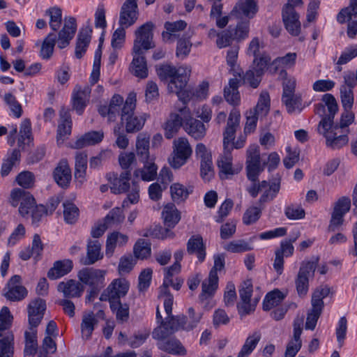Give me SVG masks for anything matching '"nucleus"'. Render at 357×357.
Wrapping results in <instances>:
<instances>
[{
	"instance_id": "37998d69",
	"label": "nucleus",
	"mask_w": 357,
	"mask_h": 357,
	"mask_svg": "<svg viewBox=\"0 0 357 357\" xmlns=\"http://www.w3.org/2000/svg\"><path fill=\"white\" fill-rule=\"evenodd\" d=\"M165 225L169 228H173L181 219L180 213L174 204L165 206L162 211Z\"/></svg>"
},
{
	"instance_id": "9b49d317",
	"label": "nucleus",
	"mask_w": 357,
	"mask_h": 357,
	"mask_svg": "<svg viewBox=\"0 0 357 357\" xmlns=\"http://www.w3.org/2000/svg\"><path fill=\"white\" fill-rule=\"evenodd\" d=\"M20 203L19 213L23 217L28 216L36 206L34 197L30 192L16 188L10 193V204L16 207Z\"/></svg>"
},
{
	"instance_id": "6e6d98bb",
	"label": "nucleus",
	"mask_w": 357,
	"mask_h": 357,
	"mask_svg": "<svg viewBox=\"0 0 357 357\" xmlns=\"http://www.w3.org/2000/svg\"><path fill=\"white\" fill-rule=\"evenodd\" d=\"M357 15V0H350L348 7L343 8L337 16V21L342 24Z\"/></svg>"
},
{
	"instance_id": "f03ea898",
	"label": "nucleus",
	"mask_w": 357,
	"mask_h": 357,
	"mask_svg": "<svg viewBox=\"0 0 357 357\" xmlns=\"http://www.w3.org/2000/svg\"><path fill=\"white\" fill-rule=\"evenodd\" d=\"M107 179L110 183V190L114 194H122L128 192L127 199L122 204L123 207L128 206V203L136 204L139 199V186L136 181H132L130 185V171H124L119 176L116 174L109 173L107 174Z\"/></svg>"
},
{
	"instance_id": "a19ab883",
	"label": "nucleus",
	"mask_w": 357,
	"mask_h": 357,
	"mask_svg": "<svg viewBox=\"0 0 357 357\" xmlns=\"http://www.w3.org/2000/svg\"><path fill=\"white\" fill-rule=\"evenodd\" d=\"M249 281L247 280V314L255 311V307L259 303L262 292L260 287H257L255 290L252 289V285Z\"/></svg>"
},
{
	"instance_id": "c85d7f7f",
	"label": "nucleus",
	"mask_w": 357,
	"mask_h": 357,
	"mask_svg": "<svg viewBox=\"0 0 357 357\" xmlns=\"http://www.w3.org/2000/svg\"><path fill=\"white\" fill-rule=\"evenodd\" d=\"M73 268V262L70 259L59 260L54 263L48 273L47 277L51 280H56L67 275Z\"/></svg>"
},
{
	"instance_id": "0eeeda50",
	"label": "nucleus",
	"mask_w": 357,
	"mask_h": 357,
	"mask_svg": "<svg viewBox=\"0 0 357 357\" xmlns=\"http://www.w3.org/2000/svg\"><path fill=\"white\" fill-rule=\"evenodd\" d=\"M317 130L325 137L326 145L329 149H340L348 144L349 130H340L337 125L330 123L329 121H320Z\"/></svg>"
},
{
	"instance_id": "5701e85b",
	"label": "nucleus",
	"mask_w": 357,
	"mask_h": 357,
	"mask_svg": "<svg viewBox=\"0 0 357 357\" xmlns=\"http://www.w3.org/2000/svg\"><path fill=\"white\" fill-rule=\"evenodd\" d=\"M59 114L61 123L58 126L57 142L61 140L63 142L71 133L72 120L70 112L67 109L61 108Z\"/></svg>"
},
{
	"instance_id": "a18cd8bd",
	"label": "nucleus",
	"mask_w": 357,
	"mask_h": 357,
	"mask_svg": "<svg viewBox=\"0 0 357 357\" xmlns=\"http://www.w3.org/2000/svg\"><path fill=\"white\" fill-rule=\"evenodd\" d=\"M230 154H226L224 151V154L220 156L218 160V167L220 169V176L222 179L227 178L228 175L233 174V170L231 167V156Z\"/></svg>"
},
{
	"instance_id": "a211bd4d",
	"label": "nucleus",
	"mask_w": 357,
	"mask_h": 357,
	"mask_svg": "<svg viewBox=\"0 0 357 357\" xmlns=\"http://www.w3.org/2000/svg\"><path fill=\"white\" fill-rule=\"evenodd\" d=\"M77 30L76 20L73 17L65 18L63 28L58 33L57 46L60 49L67 47L73 38Z\"/></svg>"
},
{
	"instance_id": "b1692460",
	"label": "nucleus",
	"mask_w": 357,
	"mask_h": 357,
	"mask_svg": "<svg viewBox=\"0 0 357 357\" xmlns=\"http://www.w3.org/2000/svg\"><path fill=\"white\" fill-rule=\"evenodd\" d=\"M296 53H287L284 56L276 58L271 64L270 72L274 74L281 70V74L287 75L284 69L292 68L296 63Z\"/></svg>"
},
{
	"instance_id": "412c9836",
	"label": "nucleus",
	"mask_w": 357,
	"mask_h": 357,
	"mask_svg": "<svg viewBox=\"0 0 357 357\" xmlns=\"http://www.w3.org/2000/svg\"><path fill=\"white\" fill-rule=\"evenodd\" d=\"M57 290L63 293L65 298H79L84 291V287L79 281L70 279L59 282Z\"/></svg>"
},
{
	"instance_id": "58836bf2",
	"label": "nucleus",
	"mask_w": 357,
	"mask_h": 357,
	"mask_svg": "<svg viewBox=\"0 0 357 357\" xmlns=\"http://www.w3.org/2000/svg\"><path fill=\"white\" fill-rule=\"evenodd\" d=\"M24 357H33L38 350L37 331H26Z\"/></svg>"
},
{
	"instance_id": "6ab92c4d",
	"label": "nucleus",
	"mask_w": 357,
	"mask_h": 357,
	"mask_svg": "<svg viewBox=\"0 0 357 357\" xmlns=\"http://www.w3.org/2000/svg\"><path fill=\"white\" fill-rule=\"evenodd\" d=\"M282 21L287 31L292 36H298L301 32V22L299 15L295 10L288 7L283 8L282 10Z\"/></svg>"
},
{
	"instance_id": "cd10ccee",
	"label": "nucleus",
	"mask_w": 357,
	"mask_h": 357,
	"mask_svg": "<svg viewBox=\"0 0 357 357\" xmlns=\"http://www.w3.org/2000/svg\"><path fill=\"white\" fill-rule=\"evenodd\" d=\"M133 59L131 63L132 73L136 77L146 78L148 76V68L143 50L140 52H133Z\"/></svg>"
},
{
	"instance_id": "7ed1b4c3",
	"label": "nucleus",
	"mask_w": 357,
	"mask_h": 357,
	"mask_svg": "<svg viewBox=\"0 0 357 357\" xmlns=\"http://www.w3.org/2000/svg\"><path fill=\"white\" fill-rule=\"evenodd\" d=\"M249 158L250 160L247 162V177L251 184L247 190L252 197H255L259 191L267 188L268 183L266 181L259 182L258 180L259 175L264 169V164L261 163L259 149L257 146H250Z\"/></svg>"
},
{
	"instance_id": "bf43d9fd",
	"label": "nucleus",
	"mask_w": 357,
	"mask_h": 357,
	"mask_svg": "<svg viewBox=\"0 0 357 357\" xmlns=\"http://www.w3.org/2000/svg\"><path fill=\"white\" fill-rule=\"evenodd\" d=\"M110 308L116 314V319L123 322L129 317V307L126 303L122 304L121 301L110 305Z\"/></svg>"
},
{
	"instance_id": "e433bc0d",
	"label": "nucleus",
	"mask_w": 357,
	"mask_h": 357,
	"mask_svg": "<svg viewBox=\"0 0 357 357\" xmlns=\"http://www.w3.org/2000/svg\"><path fill=\"white\" fill-rule=\"evenodd\" d=\"M101 244L98 240H90L87 244V257L84 261L85 265L93 264L97 261L101 259L103 255L100 252Z\"/></svg>"
},
{
	"instance_id": "69168bd1",
	"label": "nucleus",
	"mask_w": 357,
	"mask_h": 357,
	"mask_svg": "<svg viewBox=\"0 0 357 357\" xmlns=\"http://www.w3.org/2000/svg\"><path fill=\"white\" fill-rule=\"evenodd\" d=\"M115 284L111 283L105 290L101 294L100 300L102 301H108L109 305L120 301L121 297L119 296L117 292L115 290Z\"/></svg>"
},
{
	"instance_id": "f3484780",
	"label": "nucleus",
	"mask_w": 357,
	"mask_h": 357,
	"mask_svg": "<svg viewBox=\"0 0 357 357\" xmlns=\"http://www.w3.org/2000/svg\"><path fill=\"white\" fill-rule=\"evenodd\" d=\"M22 278L18 275H15L8 280L3 294L4 296L11 301H20L23 300L28 294L27 289L22 286Z\"/></svg>"
},
{
	"instance_id": "2f4dec72",
	"label": "nucleus",
	"mask_w": 357,
	"mask_h": 357,
	"mask_svg": "<svg viewBox=\"0 0 357 357\" xmlns=\"http://www.w3.org/2000/svg\"><path fill=\"white\" fill-rule=\"evenodd\" d=\"M231 20L236 22L237 31L244 32V23L245 20V0H238L229 13Z\"/></svg>"
},
{
	"instance_id": "72a5a7b5",
	"label": "nucleus",
	"mask_w": 357,
	"mask_h": 357,
	"mask_svg": "<svg viewBox=\"0 0 357 357\" xmlns=\"http://www.w3.org/2000/svg\"><path fill=\"white\" fill-rule=\"evenodd\" d=\"M183 121V116L178 114H172L164 126L165 136L172 139L178 131Z\"/></svg>"
},
{
	"instance_id": "ddd939ff",
	"label": "nucleus",
	"mask_w": 357,
	"mask_h": 357,
	"mask_svg": "<svg viewBox=\"0 0 357 357\" xmlns=\"http://www.w3.org/2000/svg\"><path fill=\"white\" fill-rule=\"evenodd\" d=\"M105 273V271L100 269L84 268L78 272L77 278L83 284L94 287V294L103 287Z\"/></svg>"
},
{
	"instance_id": "de8ad7c7",
	"label": "nucleus",
	"mask_w": 357,
	"mask_h": 357,
	"mask_svg": "<svg viewBox=\"0 0 357 357\" xmlns=\"http://www.w3.org/2000/svg\"><path fill=\"white\" fill-rule=\"evenodd\" d=\"M283 299L282 294L278 289L266 294L263 301V310L268 311L280 303Z\"/></svg>"
},
{
	"instance_id": "4be33fe9",
	"label": "nucleus",
	"mask_w": 357,
	"mask_h": 357,
	"mask_svg": "<svg viewBox=\"0 0 357 357\" xmlns=\"http://www.w3.org/2000/svg\"><path fill=\"white\" fill-rule=\"evenodd\" d=\"M55 182L61 188H67L71 181V170L66 159L61 160L53 172Z\"/></svg>"
},
{
	"instance_id": "c03bdc74",
	"label": "nucleus",
	"mask_w": 357,
	"mask_h": 357,
	"mask_svg": "<svg viewBox=\"0 0 357 357\" xmlns=\"http://www.w3.org/2000/svg\"><path fill=\"white\" fill-rule=\"evenodd\" d=\"M56 43V36L54 33H50L43 40L41 45L40 56L43 59H49L52 56Z\"/></svg>"
},
{
	"instance_id": "c9c22d12",
	"label": "nucleus",
	"mask_w": 357,
	"mask_h": 357,
	"mask_svg": "<svg viewBox=\"0 0 357 357\" xmlns=\"http://www.w3.org/2000/svg\"><path fill=\"white\" fill-rule=\"evenodd\" d=\"M239 79L236 77L229 79V85L224 89V97L227 102L231 105H237L240 100L238 91Z\"/></svg>"
},
{
	"instance_id": "1a4fd4ad",
	"label": "nucleus",
	"mask_w": 357,
	"mask_h": 357,
	"mask_svg": "<svg viewBox=\"0 0 357 357\" xmlns=\"http://www.w3.org/2000/svg\"><path fill=\"white\" fill-rule=\"evenodd\" d=\"M192 149L185 137H179L173 142V151L169 158V163L174 169L183 166L191 156Z\"/></svg>"
},
{
	"instance_id": "4d7b16f0",
	"label": "nucleus",
	"mask_w": 357,
	"mask_h": 357,
	"mask_svg": "<svg viewBox=\"0 0 357 357\" xmlns=\"http://www.w3.org/2000/svg\"><path fill=\"white\" fill-rule=\"evenodd\" d=\"M87 167V155L84 152H79L75 156V176L83 178L85 176Z\"/></svg>"
},
{
	"instance_id": "338daca9",
	"label": "nucleus",
	"mask_w": 357,
	"mask_h": 357,
	"mask_svg": "<svg viewBox=\"0 0 357 357\" xmlns=\"http://www.w3.org/2000/svg\"><path fill=\"white\" fill-rule=\"evenodd\" d=\"M123 102V98L120 95H114L108 105L109 111V121H114L116 115L119 114L121 105Z\"/></svg>"
},
{
	"instance_id": "f257e3e1",
	"label": "nucleus",
	"mask_w": 357,
	"mask_h": 357,
	"mask_svg": "<svg viewBox=\"0 0 357 357\" xmlns=\"http://www.w3.org/2000/svg\"><path fill=\"white\" fill-rule=\"evenodd\" d=\"M156 71L161 80L170 79L168 84L169 91L171 93H175L181 101H185L189 96L184 97L185 92H183V89L187 85L191 68L188 66H180L176 68L172 66L165 64L157 68Z\"/></svg>"
},
{
	"instance_id": "6e6552de",
	"label": "nucleus",
	"mask_w": 357,
	"mask_h": 357,
	"mask_svg": "<svg viewBox=\"0 0 357 357\" xmlns=\"http://www.w3.org/2000/svg\"><path fill=\"white\" fill-rule=\"evenodd\" d=\"M319 258L312 257L310 260H304L301 262L298 275L295 280L297 293L299 296H305L309 289V280L314 277Z\"/></svg>"
},
{
	"instance_id": "5fc2aeb1",
	"label": "nucleus",
	"mask_w": 357,
	"mask_h": 357,
	"mask_svg": "<svg viewBox=\"0 0 357 357\" xmlns=\"http://www.w3.org/2000/svg\"><path fill=\"white\" fill-rule=\"evenodd\" d=\"M289 114L301 112L303 109L301 98L296 95L282 98Z\"/></svg>"
},
{
	"instance_id": "39448f33",
	"label": "nucleus",
	"mask_w": 357,
	"mask_h": 357,
	"mask_svg": "<svg viewBox=\"0 0 357 357\" xmlns=\"http://www.w3.org/2000/svg\"><path fill=\"white\" fill-rule=\"evenodd\" d=\"M13 316L8 307L0 311V357H13L14 335L10 330Z\"/></svg>"
},
{
	"instance_id": "3c124183",
	"label": "nucleus",
	"mask_w": 357,
	"mask_h": 357,
	"mask_svg": "<svg viewBox=\"0 0 357 357\" xmlns=\"http://www.w3.org/2000/svg\"><path fill=\"white\" fill-rule=\"evenodd\" d=\"M208 91V83L207 82H202L198 86L192 90H185V88L183 89V91L185 92L184 94V97H186L188 95L189 96L185 101H183L185 103L187 101L190 100L192 97H196L197 98L204 99L206 97Z\"/></svg>"
},
{
	"instance_id": "9d476101",
	"label": "nucleus",
	"mask_w": 357,
	"mask_h": 357,
	"mask_svg": "<svg viewBox=\"0 0 357 357\" xmlns=\"http://www.w3.org/2000/svg\"><path fill=\"white\" fill-rule=\"evenodd\" d=\"M32 140L31 121L29 119H25L20 124L17 137L18 149H14L10 152H8L5 160L16 165L20 161L21 153L20 149H23L25 144H29Z\"/></svg>"
},
{
	"instance_id": "f8f14e48",
	"label": "nucleus",
	"mask_w": 357,
	"mask_h": 357,
	"mask_svg": "<svg viewBox=\"0 0 357 357\" xmlns=\"http://www.w3.org/2000/svg\"><path fill=\"white\" fill-rule=\"evenodd\" d=\"M153 27L154 24L151 22H147L135 31L136 38L134 41L133 52L139 53L141 50H148L154 47L153 43Z\"/></svg>"
},
{
	"instance_id": "423d86ee",
	"label": "nucleus",
	"mask_w": 357,
	"mask_h": 357,
	"mask_svg": "<svg viewBox=\"0 0 357 357\" xmlns=\"http://www.w3.org/2000/svg\"><path fill=\"white\" fill-rule=\"evenodd\" d=\"M136 101V94L130 93L121 109V121L126 123V129L128 132H135L140 130L149 116L146 113L140 116L134 114Z\"/></svg>"
},
{
	"instance_id": "2eb2a0df",
	"label": "nucleus",
	"mask_w": 357,
	"mask_h": 357,
	"mask_svg": "<svg viewBox=\"0 0 357 357\" xmlns=\"http://www.w3.org/2000/svg\"><path fill=\"white\" fill-rule=\"evenodd\" d=\"M180 113L183 116V122H185V128L188 135L195 139H202L206 132L204 124L201 121L193 119L190 109L186 107L181 109Z\"/></svg>"
},
{
	"instance_id": "e2e57ef3",
	"label": "nucleus",
	"mask_w": 357,
	"mask_h": 357,
	"mask_svg": "<svg viewBox=\"0 0 357 357\" xmlns=\"http://www.w3.org/2000/svg\"><path fill=\"white\" fill-rule=\"evenodd\" d=\"M340 91L341 102L344 109H351L354 99L353 90L347 86H341Z\"/></svg>"
},
{
	"instance_id": "09e8293b",
	"label": "nucleus",
	"mask_w": 357,
	"mask_h": 357,
	"mask_svg": "<svg viewBox=\"0 0 357 357\" xmlns=\"http://www.w3.org/2000/svg\"><path fill=\"white\" fill-rule=\"evenodd\" d=\"M270 109V96L267 91H262L259 96V98L256 107L253 109L252 112L263 116H266Z\"/></svg>"
},
{
	"instance_id": "4468645a",
	"label": "nucleus",
	"mask_w": 357,
	"mask_h": 357,
	"mask_svg": "<svg viewBox=\"0 0 357 357\" xmlns=\"http://www.w3.org/2000/svg\"><path fill=\"white\" fill-rule=\"evenodd\" d=\"M138 0H126L122 4L119 13V24L123 27H130L137 21L139 11Z\"/></svg>"
},
{
	"instance_id": "bb28decb",
	"label": "nucleus",
	"mask_w": 357,
	"mask_h": 357,
	"mask_svg": "<svg viewBox=\"0 0 357 357\" xmlns=\"http://www.w3.org/2000/svg\"><path fill=\"white\" fill-rule=\"evenodd\" d=\"M174 281L172 276L165 275L163 284L160 287L159 298H164V307L165 312L169 314L172 310V305L174 302V297L169 290V287L173 285Z\"/></svg>"
},
{
	"instance_id": "052dcab7",
	"label": "nucleus",
	"mask_w": 357,
	"mask_h": 357,
	"mask_svg": "<svg viewBox=\"0 0 357 357\" xmlns=\"http://www.w3.org/2000/svg\"><path fill=\"white\" fill-rule=\"evenodd\" d=\"M3 100L16 118L21 117L22 114V105L17 100L14 95L11 93H5L3 96Z\"/></svg>"
},
{
	"instance_id": "20e7f679",
	"label": "nucleus",
	"mask_w": 357,
	"mask_h": 357,
	"mask_svg": "<svg viewBox=\"0 0 357 357\" xmlns=\"http://www.w3.org/2000/svg\"><path fill=\"white\" fill-rule=\"evenodd\" d=\"M249 46L250 50L253 52L255 59L250 69L247 71V82L251 87L256 89L261 81V76L271 61V57L267 54L259 52L260 43L257 38L252 39Z\"/></svg>"
},
{
	"instance_id": "680f3d73",
	"label": "nucleus",
	"mask_w": 357,
	"mask_h": 357,
	"mask_svg": "<svg viewBox=\"0 0 357 357\" xmlns=\"http://www.w3.org/2000/svg\"><path fill=\"white\" fill-rule=\"evenodd\" d=\"M171 195L174 202L179 204L187 199L189 192L180 183H174L170 188Z\"/></svg>"
},
{
	"instance_id": "0e129e2a",
	"label": "nucleus",
	"mask_w": 357,
	"mask_h": 357,
	"mask_svg": "<svg viewBox=\"0 0 357 357\" xmlns=\"http://www.w3.org/2000/svg\"><path fill=\"white\" fill-rule=\"evenodd\" d=\"M192 43L189 38H182L178 40L176 55L181 59H185L190 53Z\"/></svg>"
},
{
	"instance_id": "c756f323",
	"label": "nucleus",
	"mask_w": 357,
	"mask_h": 357,
	"mask_svg": "<svg viewBox=\"0 0 357 357\" xmlns=\"http://www.w3.org/2000/svg\"><path fill=\"white\" fill-rule=\"evenodd\" d=\"M324 105H320L318 107V112L319 110L324 111V107L326 106L328 111V114L322 118L320 121H329L330 123H333V119L335 114L337 112L338 106L335 97L330 93L324 94L321 99Z\"/></svg>"
},
{
	"instance_id": "473e14b6",
	"label": "nucleus",
	"mask_w": 357,
	"mask_h": 357,
	"mask_svg": "<svg viewBox=\"0 0 357 357\" xmlns=\"http://www.w3.org/2000/svg\"><path fill=\"white\" fill-rule=\"evenodd\" d=\"M218 286V274L214 272H210L207 279L204 280L202 284V291L199 295V299L203 301L208 297H211Z\"/></svg>"
},
{
	"instance_id": "dca6fc26",
	"label": "nucleus",
	"mask_w": 357,
	"mask_h": 357,
	"mask_svg": "<svg viewBox=\"0 0 357 357\" xmlns=\"http://www.w3.org/2000/svg\"><path fill=\"white\" fill-rule=\"evenodd\" d=\"M240 114L238 111L233 109L227 120V126L223 132V149L226 154H230L231 146L230 142L234 140L236 132L239 127Z\"/></svg>"
},
{
	"instance_id": "4c0bfd02",
	"label": "nucleus",
	"mask_w": 357,
	"mask_h": 357,
	"mask_svg": "<svg viewBox=\"0 0 357 357\" xmlns=\"http://www.w3.org/2000/svg\"><path fill=\"white\" fill-rule=\"evenodd\" d=\"M158 347L160 349L167 351L170 354L182 356L186 354V350L184 347L179 340L175 338L158 342Z\"/></svg>"
},
{
	"instance_id": "393cba45",
	"label": "nucleus",
	"mask_w": 357,
	"mask_h": 357,
	"mask_svg": "<svg viewBox=\"0 0 357 357\" xmlns=\"http://www.w3.org/2000/svg\"><path fill=\"white\" fill-rule=\"evenodd\" d=\"M187 252L189 255H196L199 261L202 262L206 257V246L200 235L191 236L187 243Z\"/></svg>"
},
{
	"instance_id": "aec40b11",
	"label": "nucleus",
	"mask_w": 357,
	"mask_h": 357,
	"mask_svg": "<svg viewBox=\"0 0 357 357\" xmlns=\"http://www.w3.org/2000/svg\"><path fill=\"white\" fill-rule=\"evenodd\" d=\"M91 93V89L89 86L83 87L76 86L73 93V108L79 115H82L86 106Z\"/></svg>"
},
{
	"instance_id": "7c9ffc66",
	"label": "nucleus",
	"mask_w": 357,
	"mask_h": 357,
	"mask_svg": "<svg viewBox=\"0 0 357 357\" xmlns=\"http://www.w3.org/2000/svg\"><path fill=\"white\" fill-rule=\"evenodd\" d=\"M188 317L181 315L178 318V321L182 324L183 330L190 331L198 326L202 318V313L200 312H196L195 309L190 307L188 310Z\"/></svg>"
},
{
	"instance_id": "49530a36",
	"label": "nucleus",
	"mask_w": 357,
	"mask_h": 357,
	"mask_svg": "<svg viewBox=\"0 0 357 357\" xmlns=\"http://www.w3.org/2000/svg\"><path fill=\"white\" fill-rule=\"evenodd\" d=\"M133 252L137 259H144L151 255V243L145 239H139L134 245Z\"/></svg>"
},
{
	"instance_id": "ea45409f",
	"label": "nucleus",
	"mask_w": 357,
	"mask_h": 357,
	"mask_svg": "<svg viewBox=\"0 0 357 357\" xmlns=\"http://www.w3.org/2000/svg\"><path fill=\"white\" fill-rule=\"evenodd\" d=\"M97 324L98 320L96 319L93 312H89L83 315L80 326L83 339H90Z\"/></svg>"
},
{
	"instance_id": "774afa93",
	"label": "nucleus",
	"mask_w": 357,
	"mask_h": 357,
	"mask_svg": "<svg viewBox=\"0 0 357 357\" xmlns=\"http://www.w3.org/2000/svg\"><path fill=\"white\" fill-rule=\"evenodd\" d=\"M302 347L301 337H294L288 342L284 352V357H295Z\"/></svg>"
},
{
	"instance_id": "864d4df0",
	"label": "nucleus",
	"mask_w": 357,
	"mask_h": 357,
	"mask_svg": "<svg viewBox=\"0 0 357 357\" xmlns=\"http://www.w3.org/2000/svg\"><path fill=\"white\" fill-rule=\"evenodd\" d=\"M64 220L68 224L75 223L79 216L78 208L72 202H66L63 204Z\"/></svg>"
},
{
	"instance_id": "8fccbe9b",
	"label": "nucleus",
	"mask_w": 357,
	"mask_h": 357,
	"mask_svg": "<svg viewBox=\"0 0 357 357\" xmlns=\"http://www.w3.org/2000/svg\"><path fill=\"white\" fill-rule=\"evenodd\" d=\"M330 294V288L326 286H320L317 288L312 294L311 303L312 306L323 309L324 301L323 299L328 296Z\"/></svg>"
},
{
	"instance_id": "603ef678",
	"label": "nucleus",
	"mask_w": 357,
	"mask_h": 357,
	"mask_svg": "<svg viewBox=\"0 0 357 357\" xmlns=\"http://www.w3.org/2000/svg\"><path fill=\"white\" fill-rule=\"evenodd\" d=\"M46 15L50 16V26L53 31H57L62 21V11L58 7H52L45 11Z\"/></svg>"
},
{
	"instance_id": "f704fd0d",
	"label": "nucleus",
	"mask_w": 357,
	"mask_h": 357,
	"mask_svg": "<svg viewBox=\"0 0 357 357\" xmlns=\"http://www.w3.org/2000/svg\"><path fill=\"white\" fill-rule=\"evenodd\" d=\"M104 137L102 130L90 131L85 133L75 144V149H82L86 146L94 145L100 143Z\"/></svg>"
},
{
	"instance_id": "13d9d810",
	"label": "nucleus",
	"mask_w": 357,
	"mask_h": 357,
	"mask_svg": "<svg viewBox=\"0 0 357 357\" xmlns=\"http://www.w3.org/2000/svg\"><path fill=\"white\" fill-rule=\"evenodd\" d=\"M125 216L122 208L116 207L112 209L105 216L104 222L109 226L119 225L123 222Z\"/></svg>"
},
{
	"instance_id": "79ce46f5",
	"label": "nucleus",
	"mask_w": 357,
	"mask_h": 357,
	"mask_svg": "<svg viewBox=\"0 0 357 357\" xmlns=\"http://www.w3.org/2000/svg\"><path fill=\"white\" fill-rule=\"evenodd\" d=\"M144 163L142 169L135 170V175L140 176L143 181H150L155 178L157 176V167L152 160L143 162Z\"/></svg>"
},
{
	"instance_id": "a878e982",
	"label": "nucleus",
	"mask_w": 357,
	"mask_h": 357,
	"mask_svg": "<svg viewBox=\"0 0 357 357\" xmlns=\"http://www.w3.org/2000/svg\"><path fill=\"white\" fill-rule=\"evenodd\" d=\"M92 29L90 26L82 28L77 38L75 47V56L77 59H81L83 54L86 51L87 47L91 41Z\"/></svg>"
}]
</instances>
